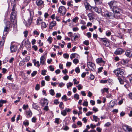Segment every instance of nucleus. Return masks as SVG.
<instances>
[{"label": "nucleus", "instance_id": "1", "mask_svg": "<svg viewBox=\"0 0 132 132\" xmlns=\"http://www.w3.org/2000/svg\"><path fill=\"white\" fill-rule=\"evenodd\" d=\"M16 6L15 4L13 5V8L12 9V12L11 14V22H15V23L16 22L17 20L16 18V16L17 14V12L15 10Z\"/></svg>", "mask_w": 132, "mask_h": 132}, {"label": "nucleus", "instance_id": "2", "mask_svg": "<svg viewBox=\"0 0 132 132\" xmlns=\"http://www.w3.org/2000/svg\"><path fill=\"white\" fill-rule=\"evenodd\" d=\"M9 30V27L6 26L4 28L3 33V36L2 37V39L0 42V45L1 46L4 45L5 42V40L6 38L7 34L8 33V32Z\"/></svg>", "mask_w": 132, "mask_h": 132}, {"label": "nucleus", "instance_id": "3", "mask_svg": "<svg viewBox=\"0 0 132 132\" xmlns=\"http://www.w3.org/2000/svg\"><path fill=\"white\" fill-rule=\"evenodd\" d=\"M118 79L119 82L121 85H123L124 87L127 89L130 87V84L128 81L126 79L123 80L121 78L118 77Z\"/></svg>", "mask_w": 132, "mask_h": 132}, {"label": "nucleus", "instance_id": "4", "mask_svg": "<svg viewBox=\"0 0 132 132\" xmlns=\"http://www.w3.org/2000/svg\"><path fill=\"white\" fill-rule=\"evenodd\" d=\"M30 14V17L29 19H28V22L27 23L26 21L25 20L23 21L24 23H26V26L28 27L30 25L31 23L33 17L34 15V12L32 10L30 11H29Z\"/></svg>", "mask_w": 132, "mask_h": 132}, {"label": "nucleus", "instance_id": "5", "mask_svg": "<svg viewBox=\"0 0 132 132\" xmlns=\"http://www.w3.org/2000/svg\"><path fill=\"white\" fill-rule=\"evenodd\" d=\"M123 75H124L123 70L121 68H118L116 70V75L117 77L122 78Z\"/></svg>", "mask_w": 132, "mask_h": 132}, {"label": "nucleus", "instance_id": "6", "mask_svg": "<svg viewBox=\"0 0 132 132\" xmlns=\"http://www.w3.org/2000/svg\"><path fill=\"white\" fill-rule=\"evenodd\" d=\"M66 12V9L64 6H60L58 10V12L61 14H62L63 15H64Z\"/></svg>", "mask_w": 132, "mask_h": 132}, {"label": "nucleus", "instance_id": "7", "mask_svg": "<svg viewBox=\"0 0 132 132\" xmlns=\"http://www.w3.org/2000/svg\"><path fill=\"white\" fill-rule=\"evenodd\" d=\"M87 66L89 69L91 70L92 71H95L96 68L95 66L94 63L91 62H88L87 63Z\"/></svg>", "mask_w": 132, "mask_h": 132}, {"label": "nucleus", "instance_id": "8", "mask_svg": "<svg viewBox=\"0 0 132 132\" xmlns=\"http://www.w3.org/2000/svg\"><path fill=\"white\" fill-rule=\"evenodd\" d=\"M122 11L120 9L116 7V19H121L120 15Z\"/></svg>", "mask_w": 132, "mask_h": 132}, {"label": "nucleus", "instance_id": "9", "mask_svg": "<svg viewBox=\"0 0 132 132\" xmlns=\"http://www.w3.org/2000/svg\"><path fill=\"white\" fill-rule=\"evenodd\" d=\"M100 40L103 42V44L105 46L108 47L109 45V43L108 42V39L105 38H101L100 39Z\"/></svg>", "mask_w": 132, "mask_h": 132}, {"label": "nucleus", "instance_id": "10", "mask_svg": "<svg viewBox=\"0 0 132 132\" xmlns=\"http://www.w3.org/2000/svg\"><path fill=\"white\" fill-rule=\"evenodd\" d=\"M112 14L111 12H109L108 11H105L104 12L102 13V15L108 18H110Z\"/></svg>", "mask_w": 132, "mask_h": 132}, {"label": "nucleus", "instance_id": "11", "mask_svg": "<svg viewBox=\"0 0 132 132\" xmlns=\"http://www.w3.org/2000/svg\"><path fill=\"white\" fill-rule=\"evenodd\" d=\"M114 2L115 1H112L108 3L110 7L112 9L114 13V12L116 13V10H115L116 9V6H113L114 4Z\"/></svg>", "mask_w": 132, "mask_h": 132}, {"label": "nucleus", "instance_id": "12", "mask_svg": "<svg viewBox=\"0 0 132 132\" xmlns=\"http://www.w3.org/2000/svg\"><path fill=\"white\" fill-rule=\"evenodd\" d=\"M125 52V50L121 48H118L116 50V55H121Z\"/></svg>", "mask_w": 132, "mask_h": 132}, {"label": "nucleus", "instance_id": "13", "mask_svg": "<svg viewBox=\"0 0 132 132\" xmlns=\"http://www.w3.org/2000/svg\"><path fill=\"white\" fill-rule=\"evenodd\" d=\"M40 102L41 105L42 106H43L45 104L47 105L48 103V101L47 99L45 98L42 99Z\"/></svg>", "mask_w": 132, "mask_h": 132}, {"label": "nucleus", "instance_id": "14", "mask_svg": "<svg viewBox=\"0 0 132 132\" xmlns=\"http://www.w3.org/2000/svg\"><path fill=\"white\" fill-rule=\"evenodd\" d=\"M125 54L127 57H131L132 56V50H127L125 52Z\"/></svg>", "mask_w": 132, "mask_h": 132}, {"label": "nucleus", "instance_id": "15", "mask_svg": "<svg viewBox=\"0 0 132 132\" xmlns=\"http://www.w3.org/2000/svg\"><path fill=\"white\" fill-rule=\"evenodd\" d=\"M26 116L28 118L30 117L32 115V113L31 111L29 110H27L26 111Z\"/></svg>", "mask_w": 132, "mask_h": 132}, {"label": "nucleus", "instance_id": "16", "mask_svg": "<svg viewBox=\"0 0 132 132\" xmlns=\"http://www.w3.org/2000/svg\"><path fill=\"white\" fill-rule=\"evenodd\" d=\"M24 44L27 48H28L31 46V43L29 41L28 39L24 42Z\"/></svg>", "mask_w": 132, "mask_h": 132}, {"label": "nucleus", "instance_id": "17", "mask_svg": "<svg viewBox=\"0 0 132 132\" xmlns=\"http://www.w3.org/2000/svg\"><path fill=\"white\" fill-rule=\"evenodd\" d=\"M45 55H43L41 56L40 58V63L43 65L44 64L46 60V58L45 57Z\"/></svg>", "mask_w": 132, "mask_h": 132}, {"label": "nucleus", "instance_id": "18", "mask_svg": "<svg viewBox=\"0 0 132 132\" xmlns=\"http://www.w3.org/2000/svg\"><path fill=\"white\" fill-rule=\"evenodd\" d=\"M92 9L94 10V11L98 13H100L101 12V9H99L97 7L93 6L92 7Z\"/></svg>", "mask_w": 132, "mask_h": 132}, {"label": "nucleus", "instance_id": "19", "mask_svg": "<svg viewBox=\"0 0 132 132\" xmlns=\"http://www.w3.org/2000/svg\"><path fill=\"white\" fill-rule=\"evenodd\" d=\"M17 47L16 45H11L10 47V49L12 52H14L16 51L17 50Z\"/></svg>", "mask_w": 132, "mask_h": 132}, {"label": "nucleus", "instance_id": "20", "mask_svg": "<svg viewBox=\"0 0 132 132\" xmlns=\"http://www.w3.org/2000/svg\"><path fill=\"white\" fill-rule=\"evenodd\" d=\"M36 3L37 6H40L43 3V2L42 0H37Z\"/></svg>", "mask_w": 132, "mask_h": 132}, {"label": "nucleus", "instance_id": "21", "mask_svg": "<svg viewBox=\"0 0 132 132\" xmlns=\"http://www.w3.org/2000/svg\"><path fill=\"white\" fill-rule=\"evenodd\" d=\"M96 62L97 63H103V64H105V62L103 60L102 58H98L96 60Z\"/></svg>", "mask_w": 132, "mask_h": 132}, {"label": "nucleus", "instance_id": "22", "mask_svg": "<svg viewBox=\"0 0 132 132\" xmlns=\"http://www.w3.org/2000/svg\"><path fill=\"white\" fill-rule=\"evenodd\" d=\"M56 24V21H53L52 22L50 23V25L49 26V28L50 29H52V28L55 26Z\"/></svg>", "mask_w": 132, "mask_h": 132}, {"label": "nucleus", "instance_id": "23", "mask_svg": "<svg viewBox=\"0 0 132 132\" xmlns=\"http://www.w3.org/2000/svg\"><path fill=\"white\" fill-rule=\"evenodd\" d=\"M96 5H98L101 4L102 2V0H94Z\"/></svg>", "mask_w": 132, "mask_h": 132}, {"label": "nucleus", "instance_id": "24", "mask_svg": "<svg viewBox=\"0 0 132 132\" xmlns=\"http://www.w3.org/2000/svg\"><path fill=\"white\" fill-rule=\"evenodd\" d=\"M129 128V127L127 125H125L122 126V128L123 130L126 131L127 130L128 131V129Z\"/></svg>", "mask_w": 132, "mask_h": 132}, {"label": "nucleus", "instance_id": "25", "mask_svg": "<svg viewBox=\"0 0 132 132\" xmlns=\"http://www.w3.org/2000/svg\"><path fill=\"white\" fill-rule=\"evenodd\" d=\"M85 6L87 10H90L91 9H92V7L88 4H87L86 5H85Z\"/></svg>", "mask_w": 132, "mask_h": 132}, {"label": "nucleus", "instance_id": "26", "mask_svg": "<svg viewBox=\"0 0 132 132\" xmlns=\"http://www.w3.org/2000/svg\"><path fill=\"white\" fill-rule=\"evenodd\" d=\"M93 14L92 13H89L88 14L87 16L90 20H91L93 19Z\"/></svg>", "mask_w": 132, "mask_h": 132}, {"label": "nucleus", "instance_id": "27", "mask_svg": "<svg viewBox=\"0 0 132 132\" xmlns=\"http://www.w3.org/2000/svg\"><path fill=\"white\" fill-rule=\"evenodd\" d=\"M32 106L33 108L35 109H37L39 108L38 105L35 103H33Z\"/></svg>", "mask_w": 132, "mask_h": 132}, {"label": "nucleus", "instance_id": "28", "mask_svg": "<svg viewBox=\"0 0 132 132\" xmlns=\"http://www.w3.org/2000/svg\"><path fill=\"white\" fill-rule=\"evenodd\" d=\"M6 102V101L5 100H0V107H1L3 103H5Z\"/></svg>", "mask_w": 132, "mask_h": 132}, {"label": "nucleus", "instance_id": "29", "mask_svg": "<svg viewBox=\"0 0 132 132\" xmlns=\"http://www.w3.org/2000/svg\"><path fill=\"white\" fill-rule=\"evenodd\" d=\"M42 19L40 18H39L37 20V25H39L40 23H41L42 22H43L42 21Z\"/></svg>", "mask_w": 132, "mask_h": 132}, {"label": "nucleus", "instance_id": "30", "mask_svg": "<svg viewBox=\"0 0 132 132\" xmlns=\"http://www.w3.org/2000/svg\"><path fill=\"white\" fill-rule=\"evenodd\" d=\"M39 31L37 30H35L33 31V34L34 35H38L39 34Z\"/></svg>", "mask_w": 132, "mask_h": 132}, {"label": "nucleus", "instance_id": "31", "mask_svg": "<svg viewBox=\"0 0 132 132\" xmlns=\"http://www.w3.org/2000/svg\"><path fill=\"white\" fill-rule=\"evenodd\" d=\"M127 78L129 79L130 82L132 84V75L129 76Z\"/></svg>", "mask_w": 132, "mask_h": 132}, {"label": "nucleus", "instance_id": "32", "mask_svg": "<svg viewBox=\"0 0 132 132\" xmlns=\"http://www.w3.org/2000/svg\"><path fill=\"white\" fill-rule=\"evenodd\" d=\"M23 123L25 126H28L29 125L28 121L27 120H25L23 122Z\"/></svg>", "mask_w": 132, "mask_h": 132}, {"label": "nucleus", "instance_id": "33", "mask_svg": "<svg viewBox=\"0 0 132 132\" xmlns=\"http://www.w3.org/2000/svg\"><path fill=\"white\" fill-rule=\"evenodd\" d=\"M61 114L64 116H66L67 114V112L65 110V109L63 111H61Z\"/></svg>", "mask_w": 132, "mask_h": 132}, {"label": "nucleus", "instance_id": "34", "mask_svg": "<svg viewBox=\"0 0 132 132\" xmlns=\"http://www.w3.org/2000/svg\"><path fill=\"white\" fill-rule=\"evenodd\" d=\"M111 32L109 31H107L106 32V35L107 36H110L111 35Z\"/></svg>", "mask_w": 132, "mask_h": 132}, {"label": "nucleus", "instance_id": "35", "mask_svg": "<svg viewBox=\"0 0 132 132\" xmlns=\"http://www.w3.org/2000/svg\"><path fill=\"white\" fill-rule=\"evenodd\" d=\"M67 88H69L70 87H71L72 86L73 84L71 82H69L67 84Z\"/></svg>", "mask_w": 132, "mask_h": 132}, {"label": "nucleus", "instance_id": "36", "mask_svg": "<svg viewBox=\"0 0 132 132\" xmlns=\"http://www.w3.org/2000/svg\"><path fill=\"white\" fill-rule=\"evenodd\" d=\"M41 26L44 28H45L47 27V25L45 22H43L41 23Z\"/></svg>", "mask_w": 132, "mask_h": 132}, {"label": "nucleus", "instance_id": "37", "mask_svg": "<svg viewBox=\"0 0 132 132\" xmlns=\"http://www.w3.org/2000/svg\"><path fill=\"white\" fill-rule=\"evenodd\" d=\"M117 36L119 38L123 39V36L122 34L120 33H118V35H117Z\"/></svg>", "mask_w": 132, "mask_h": 132}, {"label": "nucleus", "instance_id": "38", "mask_svg": "<svg viewBox=\"0 0 132 132\" xmlns=\"http://www.w3.org/2000/svg\"><path fill=\"white\" fill-rule=\"evenodd\" d=\"M50 94L52 96H53L54 95L55 93L53 89H51L50 91Z\"/></svg>", "mask_w": 132, "mask_h": 132}, {"label": "nucleus", "instance_id": "39", "mask_svg": "<svg viewBox=\"0 0 132 132\" xmlns=\"http://www.w3.org/2000/svg\"><path fill=\"white\" fill-rule=\"evenodd\" d=\"M74 97L77 100H78L79 98V95L77 93L75 94L74 95Z\"/></svg>", "mask_w": 132, "mask_h": 132}, {"label": "nucleus", "instance_id": "40", "mask_svg": "<svg viewBox=\"0 0 132 132\" xmlns=\"http://www.w3.org/2000/svg\"><path fill=\"white\" fill-rule=\"evenodd\" d=\"M34 65L38 67H39L40 65L39 64V61H37L36 62H35L34 63Z\"/></svg>", "mask_w": 132, "mask_h": 132}, {"label": "nucleus", "instance_id": "41", "mask_svg": "<svg viewBox=\"0 0 132 132\" xmlns=\"http://www.w3.org/2000/svg\"><path fill=\"white\" fill-rule=\"evenodd\" d=\"M63 56L64 58L65 59H68L69 56V55L68 54H64L63 55Z\"/></svg>", "mask_w": 132, "mask_h": 132}, {"label": "nucleus", "instance_id": "42", "mask_svg": "<svg viewBox=\"0 0 132 132\" xmlns=\"http://www.w3.org/2000/svg\"><path fill=\"white\" fill-rule=\"evenodd\" d=\"M37 119L35 117H33L31 119L32 122H36V121Z\"/></svg>", "mask_w": 132, "mask_h": 132}, {"label": "nucleus", "instance_id": "43", "mask_svg": "<svg viewBox=\"0 0 132 132\" xmlns=\"http://www.w3.org/2000/svg\"><path fill=\"white\" fill-rule=\"evenodd\" d=\"M75 36L73 38V41H75V40L78 37L79 35L78 34H75Z\"/></svg>", "mask_w": 132, "mask_h": 132}, {"label": "nucleus", "instance_id": "44", "mask_svg": "<svg viewBox=\"0 0 132 132\" xmlns=\"http://www.w3.org/2000/svg\"><path fill=\"white\" fill-rule=\"evenodd\" d=\"M63 103L62 102L60 103V104L59 105V106L61 109H63L64 108V107L63 106Z\"/></svg>", "mask_w": 132, "mask_h": 132}, {"label": "nucleus", "instance_id": "45", "mask_svg": "<svg viewBox=\"0 0 132 132\" xmlns=\"http://www.w3.org/2000/svg\"><path fill=\"white\" fill-rule=\"evenodd\" d=\"M76 72L77 73H79L80 72V70L79 67H77L75 69Z\"/></svg>", "mask_w": 132, "mask_h": 132}, {"label": "nucleus", "instance_id": "46", "mask_svg": "<svg viewBox=\"0 0 132 132\" xmlns=\"http://www.w3.org/2000/svg\"><path fill=\"white\" fill-rule=\"evenodd\" d=\"M77 54L76 53H73L71 54V55L70 56V57L71 59L72 60L73 58H74L75 57V55H76Z\"/></svg>", "mask_w": 132, "mask_h": 132}, {"label": "nucleus", "instance_id": "47", "mask_svg": "<svg viewBox=\"0 0 132 132\" xmlns=\"http://www.w3.org/2000/svg\"><path fill=\"white\" fill-rule=\"evenodd\" d=\"M16 0H11V3L12 5H14V4H15V6H16V3L15 2Z\"/></svg>", "mask_w": 132, "mask_h": 132}, {"label": "nucleus", "instance_id": "48", "mask_svg": "<svg viewBox=\"0 0 132 132\" xmlns=\"http://www.w3.org/2000/svg\"><path fill=\"white\" fill-rule=\"evenodd\" d=\"M73 62L75 64H77L79 62L78 60L77 59H74L73 61Z\"/></svg>", "mask_w": 132, "mask_h": 132}, {"label": "nucleus", "instance_id": "49", "mask_svg": "<svg viewBox=\"0 0 132 132\" xmlns=\"http://www.w3.org/2000/svg\"><path fill=\"white\" fill-rule=\"evenodd\" d=\"M28 33V31L27 30H26L24 32L23 34L24 35V37H26L27 36Z\"/></svg>", "mask_w": 132, "mask_h": 132}, {"label": "nucleus", "instance_id": "50", "mask_svg": "<svg viewBox=\"0 0 132 132\" xmlns=\"http://www.w3.org/2000/svg\"><path fill=\"white\" fill-rule=\"evenodd\" d=\"M37 72L36 71H34L31 74V75L32 77L35 76L37 73Z\"/></svg>", "mask_w": 132, "mask_h": 132}, {"label": "nucleus", "instance_id": "51", "mask_svg": "<svg viewBox=\"0 0 132 132\" xmlns=\"http://www.w3.org/2000/svg\"><path fill=\"white\" fill-rule=\"evenodd\" d=\"M93 113L92 112L89 111L88 112H87L86 114V116H89L90 115L92 114Z\"/></svg>", "mask_w": 132, "mask_h": 132}, {"label": "nucleus", "instance_id": "52", "mask_svg": "<svg viewBox=\"0 0 132 132\" xmlns=\"http://www.w3.org/2000/svg\"><path fill=\"white\" fill-rule=\"evenodd\" d=\"M74 82V84H78L79 83V82L78 81H77V79L75 78L73 79V80Z\"/></svg>", "mask_w": 132, "mask_h": 132}, {"label": "nucleus", "instance_id": "53", "mask_svg": "<svg viewBox=\"0 0 132 132\" xmlns=\"http://www.w3.org/2000/svg\"><path fill=\"white\" fill-rule=\"evenodd\" d=\"M93 118L94 119L95 121V122H97V116H96L95 115H93Z\"/></svg>", "mask_w": 132, "mask_h": 132}, {"label": "nucleus", "instance_id": "54", "mask_svg": "<svg viewBox=\"0 0 132 132\" xmlns=\"http://www.w3.org/2000/svg\"><path fill=\"white\" fill-rule=\"evenodd\" d=\"M83 44L87 46H88L89 44V42L87 40H85V41L84 42Z\"/></svg>", "mask_w": 132, "mask_h": 132}, {"label": "nucleus", "instance_id": "55", "mask_svg": "<svg viewBox=\"0 0 132 132\" xmlns=\"http://www.w3.org/2000/svg\"><path fill=\"white\" fill-rule=\"evenodd\" d=\"M28 108V105H25L24 104L23 105V109L24 110H26L27 108Z\"/></svg>", "mask_w": 132, "mask_h": 132}, {"label": "nucleus", "instance_id": "56", "mask_svg": "<svg viewBox=\"0 0 132 132\" xmlns=\"http://www.w3.org/2000/svg\"><path fill=\"white\" fill-rule=\"evenodd\" d=\"M25 61H20L19 63V65L20 66H22L25 63Z\"/></svg>", "mask_w": 132, "mask_h": 132}, {"label": "nucleus", "instance_id": "57", "mask_svg": "<svg viewBox=\"0 0 132 132\" xmlns=\"http://www.w3.org/2000/svg\"><path fill=\"white\" fill-rule=\"evenodd\" d=\"M100 82L101 83H108V80H101L100 81Z\"/></svg>", "mask_w": 132, "mask_h": 132}, {"label": "nucleus", "instance_id": "58", "mask_svg": "<svg viewBox=\"0 0 132 132\" xmlns=\"http://www.w3.org/2000/svg\"><path fill=\"white\" fill-rule=\"evenodd\" d=\"M77 87H78V89L79 90H80L82 88V86H81L80 84H79L77 86Z\"/></svg>", "mask_w": 132, "mask_h": 132}, {"label": "nucleus", "instance_id": "59", "mask_svg": "<svg viewBox=\"0 0 132 132\" xmlns=\"http://www.w3.org/2000/svg\"><path fill=\"white\" fill-rule=\"evenodd\" d=\"M78 19V18L77 17H76L75 18L73 19L72 20L73 22H76L77 20Z\"/></svg>", "mask_w": 132, "mask_h": 132}, {"label": "nucleus", "instance_id": "60", "mask_svg": "<svg viewBox=\"0 0 132 132\" xmlns=\"http://www.w3.org/2000/svg\"><path fill=\"white\" fill-rule=\"evenodd\" d=\"M52 37H49L47 39V41L49 42V43L51 44L52 43Z\"/></svg>", "mask_w": 132, "mask_h": 132}, {"label": "nucleus", "instance_id": "61", "mask_svg": "<svg viewBox=\"0 0 132 132\" xmlns=\"http://www.w3.org/2000/svg\"><path fill=\"white\" fill-rule=\"evenodd\" d=\"M59 118H56L55 119V120L54 122L55 123H57V124H59Z\"/></svg>", "mask_w": 132, "mask_h": 132}, {"label": "nucleus", "instance_id": "62", "mask_svg": "<svg viewBox=\"0 0 132 132\" xmlns=\"http://www.w3.org/2000/svg\"><path fill=\"white\" fill-rule=\"evenodd\" d=\"M47 72V71L46 70H43L42 71L41 74L42 75H46L45 73Z\"/></svg>", "mask_w": 132, "mask_h": 132}, {"label": "nucleus", "instance_id": "63", "mask_svg": "<svg viewBox=\"0 0 132 132\" xmlns=\"http://www.w3.org/2000/svg\"><path fill=\"white\" fill-rule=\"evenodd\" d=\"M40 88V86L38 84H37L36 87H35V89L36 90H38Z\"/></svg>", "mask_w": 132, "mask_h": 132}, {"label": "nucleus", "instance_id": "64", "mask_svg": "<svg viewBox=\"0 0 132 132\" xmlns=\"http://www.w3.org/2000/svg\"><path fill=\"white\" fill-rule=\"evenodd\" d=\"M64 85V84L62 82H61L59 83V86L60 87H63Z\"/></svg>", "mask_w": 132, "mask_h": 132}]
</instances>
